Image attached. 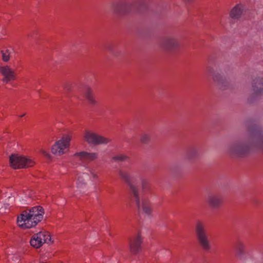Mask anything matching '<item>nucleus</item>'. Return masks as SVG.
I'll return each instance as SVG.
<instances>
[{"label":"nucleus","mask_w":263,"mask_h":263,"mask_svg":"<svg viewBox=\"0 0 263 263\" xmlns=\"http://www.w3.org/2000/svg\"><path fill=\"white\" fill-rule=\"evenodd\" d=\"M44 209L40 206L32 208L23 211L17 217V223L22 229H29L35 227L43 218Z\"/></svg>","instance_id":"1"},{"label":"nucleus","mask_w":263,"mask_h":263,"mask_svg":"<svg viewBox=\"0 0 263 263\" xmlns=\"http://www.w3.org/2000/svg\"><path fill=\"white\" fill-rule=\"evenodd\" d=\"M251 145L263 147V137L256 136L249 142L234 143L227 147V151L232 155H241L246 153Z\"/></svg>","instance_id":"2"},{"label":"nucleus","mask_w":263,"mask_h":263,"mask_svg":"<svg viewBox=\"0 0 263 263\" xmlns=\"http://www.w3.org/2000/svg\"><path fill=\"white\" fill-rule=\"evenodd\" d=\"M132 189L135 204L139 213L144 216H151L153 212V208L150 200L145 197L140 198L137 187Z\"/></svg>","instance_id":"3"},{"label":"nucleus","mask_w":263,"mask_h":263,"mask_svg":"<svg viewBox=\"0 0 263 263\" xmlns=\"http://www.w3.org/2000/svg\"><path fill=\"white\" fill-rule=\"evenodd\" d=\"M9 162L14 169L28 168L35 164V161L31 157L18 153L12 154L9 157Z\"/></svg>","instance_id":"4"},{"label":"nucleus","mask_w":263,"mask_h":263,"mask_svg":"<svg viewBox=\"0 0 263 263\" xmlns=\"http://www.w3.org/2000/svg\"><path fill=\"white\" fill-rule=\"evenodd\" d=\"M71 139V135H63L52 146L51 152L52 154L57 156H61L66 154L68 151Z\"/></svg>","instance_id":"5"},{"label":"nucleus","mask_w":263,"mask_h":263,"mask_svg":"<svg viewBox=\"0 0 263 263\" xmlns=\"http://www.w3.org/2000/svg\"><path fill=\"white\" fill-rule=\"evenodd\" d=\"M195 232L198 241L202 248L205 251H209L211 248L210 242L205 230V226L202 222H197Z\"/></svg>","instance_id":"6"},{"label":"nucleus","mask_w":263,"mask_h":263,"mask_svg":"<svg viewBox=\"0 0 263 263\" xmlns=\"http://www.w3.org/2000/svg\"><path fill=\"white\" fill-rule=\"evenodd\" d=\"M54 240L50 234L47 232H40L34 234L30 240V245L36 249L41 247L44 243L51 245Z\"/></svg>","instance_id":"7"},{"label":"nucleus","mask_w":263,"mask_h":263,"mask_svg":"<svg viewBox=\"0 0 263 263\" xmlns=\"http://www.w3.org/2000/svg\"><path fill=\"white\" fill-rule=\"evenodd\" d=\"M83 138L85 142L92 145L106 144L110 141L109 138L90 130H85Z\"/></svg>","instance_id":"8"},{"label":"nucleus","mask_w":263,"mask_h":263,"mask_svg":"<svg viewBox=\"0 0 263 263\" xmlns=\"http://www.w3.org/2000/svg\"><path fill=\"white\" fill-rule=\"evenodd\" d=\"M0 73L3 76V82L5 83H8L16 77L15 71L8 65L0 66Z\"/></svg>","instance_id":"9"},{"label":"nucleus","mask_w":263,"mask_h":263,"mask_svg":"<svg viewBox=\"0 0 263 263\" xmlns=\"http://www.w3.org/2000/svg\"><path fill=\"white\" fill-rule=\"evenodd\" d=\"M142 243V238L140 235L138 234L132 238L129 243L130 251L134 254L138 253L141 250Z\"/></svg>","instance_id":"10"},{"label":"nucleus","mask_w":263,"mask_h":263,"mask_svg":"<svg viewBox=\"0 0 263 263\" xmlns=\"http://www.w3.org/2000/svg\"><path fill=\"white\" fill-rule=\"evenodd\" d=\"M244 6L239 4L235 6L230 11L229 15L232 20H238L244 11Z\"/></svg>","instance_id":"11"},{"label":"nucleus","mask_w":263,"mask_h":263,"mask_svg":"<svg viewBox=\"0 0 263 263\" xmlns=\"http://www.w3.org/2000/svg\"><path fill=\"white\" fill-rule=\"evenodd\" d=\"M162 45L167 49H173L179 46V42L176 37L169 36L164 40Z\"/></svg>","instance_id":"12"},{"label":"nucleus","mask_w":263,"mask_h":263,"mask_svg":"<svg viewBox=\"0 0 263 263\" xmlns=\"http://www.w3.org/2000/svg\"><path fill=\"white\" fill-rule=\"evenodd\" d=\"M84 96L90 105L93 106L98 104L93 94V91L91 87H87L85 88Z\"/></svg>","instance_id":"13"},{"label":"nucleus","mask_w":263,"mask_h":263,"mask_svg":"<svg viewBox=\"0 0 263 263\" xmlns=\"http://www.w3.org/2000/svg\"><path fill=\"white\" fill-rule=\"evenodd\" d=\"M88 177L89 175L87 173L79 176L76 183L77 192L81 193L86 190L87 189V183L83 178H87Z\"/></svg>","instance_id":"14"},{"label":"nucleus","mask_w":263,"mask_h":263,"mask_svg":"<svg viewBox=\"0 0 263 263\" xmlns=\"http://www.w3.org/2000/svg\"><path fill=\"white\" fill-rule=\"evenodd\" d=\"M251 92L254 96L263 95V79L258 80L254 83Z\"/></svg>","instance_id":"15"},{"label":"nucleus","mask_w":263,"mask_h":263,"mask_svg":"<svg viewBox=\"0 0 263 263\" xmlns=\"http://www.w3.org/2000/svg\"><path fill=\"white\" fill-rule=\"evenodd\" d=\"M207 202L211 207L216 208L221 204V199L219 196L216 195H211L208 196Z\"/></svg>","instance_id":"16"},{"label":"nucleus","mask_w":263,"mask_h":263,"mask_svg":"<svg viewBox=\"0 0 263 263\" xmlns=\"http://www.w3.org/2000/svg\"><path fill=\"white\" fill-rule=\"evenodd\" d=\"M120 177L123 179L128 185L130 190L133 194V187H136L131 183V177L129 174L125 171H120L119 173Z\"/></svg>","instance_id":"17"},{"label":"nucleus","mask_w":263,"mask_h":263,"mask_svg":"<svg viewBox=\"0 0 263 263\" xmlns=\"http://www.w3.org/2000/svg\"><path fill=\"white\" fill-rule=\"evenodd\" d=\"M246 245L243 242H238L236 247V253L239 257H242L245 254Z\"/></svg>","instance_id":"18"},{"label":"nucleus","mask_w":263,"mask_h":263,"mask_svg":"<svg viewBox=\"0 0 263 263\" xmlns=\"http://www.w3.org/2000/svg\"><path fill=\"white\" fill-rule=\"evenodd\" d=\"M2 60L4 62H8L12 54V51L9 49H5L1 51Z\"/></svg>","instance_id":"19"},{"label":"nucleus","mask_w":263,"mask_h":263,"mask_svg":"<svg viewBox=\"0 0 263 263\" xmlns=\"http://www.w3.org/2000/svg\"><path fill=\"white\" fill-rule=\"evenodd\" d=\"M150 140L149 136L145 133L142 134L140 136V141L143 143H147Z\"/></svg>","instance_id":"20"},{"label":"nucleus","mask_w":263,"mask_h":263,"mask_svg":"<svg viewBox=\"0 0 263 263\" xmlns=\"http://www.w3.org/2000/svg\"><path fill=\"white\" fill-rule=\"evenodd\" d=\"M98 155L96 153H87V160L92 161L98 158Z\"/></svg>","instance_id":"21"},{"label":"nucleus","mask_w":263,"mask_h":263,"mask_svg":"<svg viewBox=\"0 0 263 263\" xmlns=\"http://www.w3.org/2000/svg\"><path fill=\"white\" fill-rule=\"evenodd\" d=\"M87 153L86 152L82 151L80 152L76 153L74 154V156L80 158L81 159H87Z\"/></svg>","instance_id":"22"},{"label":"nucleus","mask_w":263,"mask_h":263,"mask_svg":"<svg viewBox=\"0 0 263 263\" xmlns=\"http://www.w3.org/2000/svg\"><path fill=\"white\" fill-rule=\"evenodd\" d=\"M40 152L42 155L47 158H50L51 157V155L44 148H41L40 149Z\"/></svg>","instance_id":"23"},{"label":"nucleus","mask_w":263,"mask_h":263,"mask_svg":"<svg viewBox=\"0 0 263 263\" xmlns=\"http://www.w3.org/2000/svg\"><path fill=\"white\" fill-rule=\"evenodd\" d=\"M127 157L124 155H120L118 156H115L113 159L115 161H123L127 159Z\"/></svg>","instance_id":"24"},{"label":"nucleus","mask_w":263,"mask_h":263,"mask_svg":"<svg viewBox=\"0 0 263 263\" xmlns=\"http://www.w3.org/2000/svg\"><path fill=\"white\" fill-rule=\"evenodd\" d=\"M87 170L93 179H96L98 178L97 175L96 174H95V173H93L90 169L88 168Z\"/></svg>","instance_id":"25"},{"label":"nucleus","mask_w":263,"mask_h":263,"mask_svg":"<svg viewBox=\"0 0 263 263\" xmlns=\"http://www.w3.org/2000/svg\"><path fill=\"white\" fill-rule=\"evenodd\" d=\"M24 116H25V114H23V115H22L21 116H20V117H24Z\"/></svg>","instance_id":"26"}]
</instances>
